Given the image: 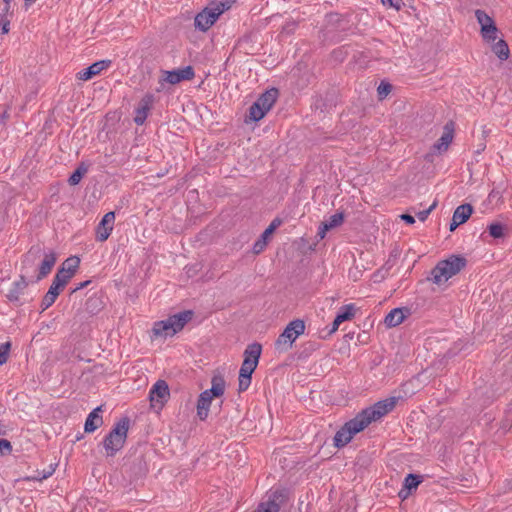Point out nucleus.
Returning <instances> with one entry per match:
<instances>
[{
    "label": "nucleus",
    "instance_id": "nucleus-1",
    "mask_svg": "<svg viewBox=\"0 0 512 512\" xmlns=\"http://www.w3.org/2000/svg\"><path fill=\"white\" fill-rule=\"evenodd\" d=\"M262 347L258 343L248 345L244 351V360L239 371V392L246 391L251 384V376L259 363Z\"/></svg>",
    "mask_w": 512,
    "mask_h": 512
},
{
    "label": "nucleus",
    "instance_id": "nucleus-35",
    "mask_svg": "<svg viewBox=\"0 0 512 512\" xmlns=\"http://www.w3.org/2000/svg\"><path fill=\"white\" fill-rule=\"evenodd\" d=\"M65 286L66 285L62 284L61 282H58L56 279H53V282L48 291H52V293L58 297V295L65 288Z\"/></svg>",
    "mask_w": 512,
    "mask_h": 512
},
{
    "label": "nucleus",
    "instance_id": "nucleus-25",
    "mask_svg": "<svg viewBox=\"0 0 512 512\" xmlns=\"http://www.w3.org/2000/svg\"><path fill=\"white\" fill-rule=\"evenodd\" d=\"M79 264L80 259L78 257H70L63 262L61 269L69 272V274H72L74 276L79 267Z\"/></svg>",
    "mask_w": 512,
    "mask_h": 512
},
{
    "label": "nucleus",
    "instance_id": "nucleus-29",
    "mask_svg": "<svg viewBox=\"0 0 512 512\" xmlns=\"http://www.w3.org/2000/svg\"><path fill=\"white\" fill-rule=\"evenodd\" d=\"M420 482L421 481L419 480V478L417 476H415L413 474H409L405 478L404 487L407 490L416 489L417 486L420 484Z\"/></svg>",
    "mask_w": 512,
    "mask_h": 512
},
{
    "label": "nucleus",
    "instance_id": "nucleus-2",
    "mask_svg": "<svg viewBox=\"0 0 512 512\" xmlns=\"http://www.w3.org/2000/svg\"><path fill=\"white\" fill-rule=\"evenodd\" d=\"M192 312L184 311L174 314L165 320L157 321L152 328L154 338L166 339L174 336L191 320Z\"/></svg>",
    "mask_w": 512,
    "mask_h": 512
},
{
    "label": "nucleus",
    "instance_id": "nucleus-42",
    "mask_svg": "<svg viewBox=\"0 0 512 512\" xmlns=\"http://www.w3.org/2000/svg\"><path fill=\"white\" fill-rule=\"evenodd\" d=\"M19 294L20 293L14 288L9 291V293L7 294V297L9 298V300L16 301L19 298Z\"/></svg>",
    "mask_w": 512,
    "mask_h": 512
},
{
    "label": "nucleus",
    "instance_id": "nucleus-23",
    "mask_svg": "<svg viewBox=\"0 0 512 512\" xmlns=\"http://www.w3.org/2000/svg\"><path fill=\"white\" fill-rule=\"evenodd\" d=\"M279 496L273 493L269 496L268 500L259 504L253 512H278L279 511Z\"/></svg>",
    "mask_w": 512,
    "mask_h": 512
},
{
    "label": "nucleus",
    "instance_id": "nucleus-38",
    "mask_svg": "<svg viewBox=\"0 0 512 512\" xmlns=\"http://www.w3.org/2000/svg\"><path fill=\"white\" fill-rule=\"evenodd\" d=\"M385 6H389L396 10H399L403 5V0H381Z\"/></svg>",
    "mask_w": 512,
    "mask_h": 512
},
{
    "label": "nucleus",
    "instance_id": "nucleus-8",
    "mask_svg": "<svg viewBox=\"0 0 512 512\" xmlns=\"http://www.w3.org/2000/svg\"><path fill=\"white\" fill-rule=\"evenodd\" d=\"M396 397H389L387 399L381 400L377 403H375L373 406L363 410L361 413H359V416L361 417L364 422H366V427L373 421H377L386 414H388L390 411L394 409L397 403Z\"/></svg>",
    "mask_w": 512,
    "mask_h": 512
},
{
    "label": "nucleus",
    "instance_id": "nucleus-46",
    "mask_svg": "<svg viewBox=\"0 0 512 512\" xmlns=\"http://www.w3.org/2000/svg\"><path fill=\"white\" fill-rule=\"evenodd\" d=\"M9 25H10L9 21H6V22L3 23V25L0 28V31H1L2 34H7L9 32V29H10Z\"/></svg>",
    "mask_w": 512,
    "mask_h": 512
},
{
    "label": "nucleus",
    "instance_id": "nucleus-47",
    "mask_svg": "<svg viewBox=\"0 0 512 512\" xmlns=\"http://www.w3.org/2000/svg\"><path fill=\"white\" fill-rule=\"evenodd\" d=\"M11 1L12 0H4V2H5V11L9 10Z\"/></svg>",
    "mask_w": 512,
    "mask_h": 512
},
{
    "label": "nucleus",
    "instance_id": "nucleus-27",
    "mask_svg": "<svg viewBox=\"0 0 512 512\" xmlns=\"http://www.w3.org/2000/svg\"><path fill=\"white\" fill-rule=\"evenodd\" d=\"M488 229L493 238H501L505 234L506 227L501 223H492L489 225Z\"/></svg>",
    "mask_w": 512,
    "mask_h": 512
},
{
    "label": "nucleus",
    "instance_id": "nucleus-30",
    "mask_svg": "<svg viewBox=\"0 0 512 512\" xmlns=\"http://www.w3.org/2000/svg\"><path fill=\"white\" fill-rule=\"evenodd\" d=\"M11 344L10 342H5L0 345V365H3L7 362L9 357Z\"/></svg>",
    "mask_w": 512,
    "mask_h": 512
},
{
    "label": "nucleus",
    "instance_id": "nucleus-11",
    "mask_svg": "<svg viewBox=\"0 0 512 512\" xmlns=\"http://www.w3.org/2000/svg\"><path fill=\"white\" fill-rule=\"evenodd\" d=\"M476 20L480 26V35L488 44L495 42L498 39V28L495 21L483 10L475 11Z\"/></svg>",
    "mask_w": 512,
    "mask_h": 512
},
{
    "label": "nucleus",
    "instance_id": "nucleus-31",
    "mask_svg": "<svg viewBox=\"0 0 512 512\" xmlns=\"http://www.w3.org/2000/svg\"><path fill=\"white\" fill-rule=\"evenodd\" d=\"M85 173H86V169H85V168H82V167H79V168H78V169H77V170H76V171H75V172L70 176V178H69V180H68V181H69V184H70V185H77V184L81 181V179H82V177H83V175H84Z\"/></svg>",
    "mask_w": 512,
    "mask_h": 512
},
{
    "label": "nucleus",
    "instance_id": "nucleus-13",
    "mask_svg": "<svg viewBox=\"0 0 512 512\" xmlns=\"http://www.w3.org/2000/svg\"><path fill=\"white\" fill-rule=\"evenodd\" d=\"M115 222V213L108 212L106 213L96 229V238L98 241H105L110 236Z\"/></svg>",
    "mask_w": 512,
    "mask_h": 512
},
{
    "label": "nucleus",
    "instance_id": "nucleus-14",
    "mask_svg": "<svg viewBox=\"0 0 512 512\" xmlns=\"http://www.w3.org/2000/svg\"><path fill=\"white\" fill-rule=\"evenodd\" d=\"M111 64L110 60H101L93 63L88 68L83 69L77 73V78L82 81H88L96 75H99L102 71L109 68Z\"/></svg>",
    "mask_w": 512,
    "mask_h": 512
},
{
    "label": "nucleus",
    "instance_id": "nucleus-12",
    "mask_svg": "<svg viewBox=\"0 0 512 512\" xmlns=\"http://www.w3.org/2000/svg\"><path fill=\"white\" fill-rule=\"evenodd\" d=\"M169 396L170 390L168 384L164 380H158L149 392L151 406L158 410L162 409L164 404L168 401Z\"/></svg>",
    "mask_w": 512,
    "mask_h": 512
},
{
    "label": "nucleus",
    "instance_id": "nucleus-45",
    "mask_svg": "<svg viewBox=\"0 0 512 512\" xmlns=\"http://www.w3.org/2000/svg\"><path fill=\"white\" fill-rule=\"evenodd\" d=\"M409 491H410V490H407V489L404 487L403 489H401V490L399 491V497H400L402 500H405V499L408 497V495H409Z\"/></svg>",
    "mask_w": 512,
    "mask_h": 512
},
{
    "label": "nucleus",
    "instance_id": "nucleus-32",
    "mask_svg": "<svg viewBox=\"0 0 512 512\" xmlns=\"http://www.w3.org/2000/svg\"><path fill=\"white\" fill-rule=\"evenodd\" d=\"M72 277V274H69V272L64 271L63 269L60 268L56 273L54 279H56L58 282H61L64 285H67Z\"/></svg>",
    "mask_w": 512,
    "mask_h": 512
},
{
    "label": "nucleus",
    "instance_id": "nucleus-10",
    "mask_svg": "<svg viewBox=\"0 0 512 512\" xmlns=\"http://www.w3.org/2000/svg\"><path fill=\"white\" fill-rule=\"evenodd\" d=\"M366 428V422L361 419L359 414L337 431L334 437L336 447H343L348 444L353 436Z\"/></svg>",
    "mask_w": 512,
    "mask_h": 512
},
{
    "label": "nucleus",
    "instance_id": "nucleus-36",
    "mask_svg": "<svg viewBox=\"0 0 512 512\" xmlns=\"http://www.w3.org/2000/svg\"><path fill=\"white\" fill-rule=\"evenodd\" d=\"M378 94L381 98H384L386 97L390 91H391V85L390 84H387V83H381L379 86H378Z\"/></svg>",
    "mask_w": 512,
    "mask_h": 512
},
{
    "label": "nucleus",
    "instance_id": "nucleus-21",
    "mask_svg": "<svg viewBox=\"0 0 512 512\" xmlns=\"http://www.w3.org/2000/svg\"><path fill=\"white\" fill-rule=\"evenodd\" d=\"M101 407L95 408L92 412L89 413L86 421H85V432L91 433L94 432L98 427H100L103 423L102 417L100 415Z\"/></svg>",
    "mask_w": 512,
    "mask_h": 512
},
{
    "label": "nucleus",
    "instance_id": "nucleus-22",
    "mask_svg": "<svg viewBox=\"0 0 512 512\" xmlns=\"http://www.w3.org/2000/svg\"><path fill=\"white\" fill-rule=\"evenodd\" d=\"M56 263V255L53 252L45 254L43 260L41 261L39 267V273L37 275V280H40L46 277L52 270L53 266Z\"/></svg>",
    "mask_w": 512,
    "mask_h": 512
},
{
    "label": "nucleus",
    "instance_id": "nucleus-37",
    "mask_svg": "<svg viewBox=\"0 0 512 512\" xmlns=\"http://www.w3.org/2000/svg\"><path fill=\"white\" fill-rule=\"evenodd\" d=\"M12 450L11 443L6 439H0V455L10 453Z\"/></svg>",
    "mask_w": 512,
    "mask_h": 512
},
{
    "label": "nucleus",
    "instance_id": "nucleus-40",
    "mask_svg": "<svg viewBox=\"0 0 512 512\" xmlns=\"http://www.w3.org/2000/svg\"><path fill=\"white\" fill-rule=\"evenodd\" d=\"M330 229L328 228L327 224L324 223V221L320 224L319 226V229H318V233H317V236L319 237L320 240L324 239L327 232L329 231Z\"/></svg>",
    "mask_w": 512,
    "mask_h": 512
},
{
    "label": "nucleus",
    "instance_id": "nucleus-4",
    "mask_svg": "<svg viewBox=\"0 0 512 512\" xmlns=\"http://www.w3.org/2000/svg\"><path fill=\"white\" fill-rule=\"evenodd\" d=\"M465 264L464 258L454 255L440 261L432 270L433 282L437 285L446 283L450 278L459 273Z\"/></svg>",
    "mask_w": 512,
    "mask_h": 512
},
{
    "label": "nucleus",
    "instance_id": "nucleus-26",
    "mask_svg": "<svg viewBox=\"0 0 512 512\" xmlns=\"http://www.w3.org/2000/svg\"><path fill=\"white\" fill-rule=\"evenodd\" d=\"M344 221V215L341 212L335 213L330 216L329 219L325 220L324 223L327 224L328 228L331 230L333 228L339 227Z\"/></svg>",
    "mask_w": 512,
    "mask_h": 512
},
{
    "label": "nucleus",
    "instance_id": "nucleus-20",
    "mask_svg": "<svg viewBox=\"0 0 512 512\" xmlns=\"http://www.w3.org/2000/svg\"><path fill=\"white\" fill-rule=\"evenodd\" d=\"M408 315V309L395 308L391 310L385 317V324L387 327H396L400 325Z\"/></svg>",
    "mask_w": 512,
    "mask_h": 512
},
{
    "label": "nucleus",
    "instance_id": "nucleus-6",
    "mask_svg": "<svg viewBox=\"0 0 512 512\" xmlns=\"http://www.w3.org/2000/svg\"><path fill=\"white\" fill-rule=\"evenodd\" d=\"M128 432V421L118 422L103 441L108 456L115 455L124 445Z\"/></svg>",
    "mask_w": 512,
    "mask_h": 512
},
{
    "label": "nucleus",
    "instance_id": "nucleus-34",
    "mask_svg": "<svg viewBox=\"0 0 512 512\" xmlns=\"http://www.w3.org/2000/svg\"><path fill=\"white\" fill-rule=\"evenodd\" d=\"M267 244H268V240L261 236V238L254 243L253 252L255 254L261 253L265 249Z\"/></svg>",
    "mask_w": 512,
    "mask_h": 512
},
{
    "label": "nucleus",
    "instance_id": "nucleus-28",
    "mask_svg": "<svg viewBox=\"0 0 512 512\" xmlns=\"http://www.w3.org/2000/svg\"><path fill=\"white\" fill-rule=\"evenodd\" d=\"M281 220L276 218L274 219L270 225L265 229V231L262 234V237L267 239L269 241L270 237L274 233V231L281 225Z\"/></svg>",
    "mask_w": 512,
    "mask_h": 512
},
{
    "label": "nucleus",
    "instance_id": "nucleus-17",
    "mask_svg": "<svg viewBox=\"0 0 512 512\" xmlns=\"http://www.w3.org/2000/svg\"><path fill=\"white\" fill-rule=\"evenodd\" d=\"M454 137L453 124L449 123L444 126L440 139L433 145V151L441 154L447 151Z\"/></svg>",
    "mask_w": 512,
    "mask_h": 512
},
{
    "label": "nucleus",
    "instance_id": "nucleus-15",
    "mask_svg": "<svg viewBox=\"0 0 512 512\" xmlns=\"http://www.w3.org/2000/svg\"><path fill=\"white\" fill-rule=\"evenodd\" d=\"M164 80L170 84H177L183 80H190L194 77V71L191 66H186L181 69L166 71L164 73Z\"/></svg>",
    "mask_w": 512,
    "mask_h": 512
},
{
    "label": "nucleus",
    "instance_id": "nucleus-9",
    "mask_svg": "<svg viewBox=\"0 0 512 512\" xmlns=\"http://www.w3.org/2000/svg\"><path fill=\"white\" fill-rule=\"evenodd\" d=\"M278 97L277 89H270L263 93L250 107L249 118L252 121L261 120L273 107Z\"/></svg>",
    "mask_w": 512,
    "mask_h": 512
},
{
    "label": "nucleus",
    "instance_id": "nucleus-3",
    "mask_svg": "<svg viewBox=\"0 0 512 512\" xmlns=\"http://www.w3.org/2000/svg\"><path fill=\"white\" fill-rule=\"evenodd\" d=\"M226 382L221 375H215L211 380V388L203 391L197 400L196 410L200 420L207 419L210 406L215 398L222 397L225 393Z\"/></svg>",
    "mask_w": 512,
    "mask_h": 512
},
{
    "label": "nucleus",
    "instance_id": "nucleus-43",
    "mask_svg": "<svg viewBox=\"0 0 512 512\" xmlns=\"http://www.w3.org/2000/svg\"><path fill=\"white\" fill-rule=\"evenodd\" d=\"M400 217L408 224H413L415 222L414 217L409 214H402Z\"/></svg>",
    "mask_w": 512,
    "mask_h": 512
},
{
    "label": "nucleus",
    "instance_id": "nucleus-19",
    "mask_svg": "<svg viewBox=\"0 0 512 512\" xmlns=\"http://www.w3.org/2000/svg\"><path fill=\"white\" fill-rule=\"evenodd\" d=\"M355 312L356 308L354 304L342 306L333 321L330 333L336 332L343 322L351 320L355 316Z\"/></svg>",
    "mask_w": 512,
    "mask_h": 512
},
{
    "label": "nucleus",
    "instance_id": "nucleus-5",
    "mask_svg": "<svg viewBox=\"0 0 512 512\" xmlns=\"http://www.w3.org/2000/svg\"><path fill=\"white\" fill-rule=\"evenodd\" d=\"M230 8L228 2H212L195 16V28L200 31H207L219 18V16Z\"/></svg>",
    "mask_w": 512,
    "mask_h": 512
},
{
    "label": "nucleus",
    "instance_id": "nucleus-41",
    "mask_svg": "<svg viewBox=\"0 0 512 512\" xmlns=\"http://www.w3.org/2000/svg\"><path fill=\"white\" fill-rule=\"evenodd\" d=\"M53 472H54V469L50 468L48 471H43L42 473H38V475L33 477L32 479L42 481V480L50 477L53 474Z\"/></svg>",
    "mask_w": 512,
    "mask_h": 512
},
{
    "label": "nucleus",
    "instance_id": "nucleus-39",
    "mask_svg": "<svg viewBox=\"0 0 512 512\" xmlns=\"http://www.w3.org/2000/svg\"><path fill=\"white\" fill-rule=\"evenodd\" d=\"M435 206L436 203H433L428 209L418 212L417 218L420 221L424 222L427 219L428 215L431 213V211L435 208Z\"/></svg>",
    "mask_w": 512,
    "mask_h": 512
},
{
    "label": "nucleus",
    "instance_id": "nucleus-33",
    "mask_svg": "<svg viewBox=\"0 0 512 512\" xmlns=\"http://www.w3.org/2000/svg\"><path fill=\"white\" fill-rule=\"evenodd\" d=\"M56 299L57 296H55L52 291H48L42 300V309L45 310L49 308L56 301Z\"/></svg>",
    "mask_w": 512,
    "mask_h": 512
},
{
    "label": "nucleus",
    "instance_id": "nucleus-16",
    "mask_svg": "<svg viewBox=\"0 0 512 512\" xmlns=\"http://www.w3.org/2000/svg\"><path fill=\"white\" fill-rule=\"evenodd\" d=\"M473 208L470 204H463L456 208L450 223V231H454L459 225L465 223L472 215Z\"/></svg>",
    "mask_w": 512,
    "mask_h": 512
},
{
    "label": "nucleus",
    "instance_id": "nucleus-24",
    "mask_svg": "<svg viewBox=\"0 0 512 512\" xmlns=\"http://www.w3.org/2000/svg\"><path fill=\"white\" fill-rule=\"evenodd\" d=\"M491 49L500 60H507L509 57V48L503 39L491 43Z\"/></svg>",
    "mask_w": 512,
    "mask_h": 512
},
{
    "label": "nucleus",
    "instance_id": "nucleus-44",
    "mask_svg": "<svg viewBox=\"0 0 512 512\" xmlns=\"http://www.w3.org/2000/svg\"><path fill=\"white\" fill-rule=\"evenodd\" d=\"M25 287H26V283H25L23 280H21V281H19V282H16V283L14 284V288H15L19 293H21V292L24 290V288H25Z\"/></svg>",
    "mask_w": 512,
    "mask_h": 512
},
{
    "label": "nucleus",
    "instance_id": "nucleus-7",
    "mask_svg": "<svg viewBox=\"0 0 512 512\" xmlns=\"http://www.w3.org/2000/svg\"><path fill=\"white\" fill-rule=\"evenodd\" d=\"M305 331V323L301 319L291 321L275 342V347L280 351L289 350L296 339Z\"/></svg>",
    "mask_w": 512,
    "mask_h": 512
},
{
    "label": "nucleus",
    "instance_id": "nucleus-18",
    "mask_svg": "<svg viewBox=\"0 0 512 512\" xmlns=\"http://www.w3.org/2000/svg\"><path fill=\"white\" fill-rule=\"evenodd\" d=\"M153 105V96L145 95L139 102L138 107L135 111L134 121L137 125H142Z\"/></svg>",
    "mask_w": 512,
    "mask_h": 512
}]
</instances>
